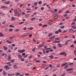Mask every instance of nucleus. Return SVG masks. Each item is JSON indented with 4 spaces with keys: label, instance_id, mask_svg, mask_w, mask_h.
<instances>
[{
    "label": "nucleus",
    "instance_id": "473e14b6",
    "mask_svg": "<svg viewBox=\"0 0 76 76\" xmlns=\"http://www.w3.org/2000/svg\"><path fill=\"white\" fill-rule=\"evenodd\" d=\"M42 4V1H40L38 2V4Z\"/></svg>",
    "mask_w": 76,
    "mask_h": 76
},
{
    "label": "nucleus",
    "instance_id": "c03bdc74",
    "mask_svg": "<svg viewBox=\"0 0 76 76\" xmlns=\"http://www.w3.org/2000/svg\"><path fill=\"white\" fill-rule=\"evenodd\" d=\"M15 75V74L11 73V75L10 76H14Z\"/></svg>",
    "mask_w": 76,
    "mask_h": 76
},
{
    "label": "nucleus",
    "instance_id": "603ef678",
    "mask_svg": "<svg viewBox=\"0 0 76 76\" xmlns=\"http://www.w3.org/2000/svg\"><path fill=\"white\" fill-rule=\"evenodd\" d=\"M46 53H49V50H47L46 51Z\"/></svg>",
    "mask_w": 76,
    "mask_h": 76
},
{
    "label": "nucleus",
    "instance_id": "4d7b16f0",
    "mask_svg": "<svg viewBox=\"0 0 76 76\" xmlns=\"http://www.w3.org/2000/svg\"><path fill=\"white\" fill-rule=\"evenodd\" d=\"M52 66H53V65H51V64H50L49 65V67H52Z\"/></svg>",
    "mask_w": 76,
    "mask_h": 76
},
{
    "label": "nucleus",
    "instance_id": "49530a36",
    "mask_svg": "<svg viewBox=\"0 0 76 76\" xmlns=\"http://www.w3.org/2000/svg\"><path fill=\"white\" fill-rule=\"evenodd\" d=\"M56 40H58V41L60 40V38H57L55 39Z\"/></svg>",
    "mask_w": 76,
    "mask_h": 76
},
{
    "label": "nucleus",
    "instance_id": "4c0bfd02",
    "mask_svg": "<svg viewBox=\"0 0 76 76\" xmlns=\"http://www.w3.org/2000/svg\"><path fill=\"white\" fill-rule=\"evenodd\" d=\"M22 56H25V53H23L22 54Z\"/></svg>",
    "mask_w": 76,
    "mask_h": 76
},
{
    "label": "nucleus",
    "instance_id": "3c124183",
    "mask_svg": "<svg viewBox=\"0 0 76 76\" xmlns=\"http://www.w3.org/2000/svg\"><path fill=\"white\" fill-rule=\"evenodd\" d=\"M36 62L37 63H40V61L39 60L37 61H36Z\"/></svg>",
    "mask_w": 76,
    "mask_h": 76
},
{
    "label": "nucleus",
    "instance_id": "5701e85b",
    "mask_svg": "<svg viewBox=\"0 0 76 76\" xmlns=\"http://www.w3.org/2000/svg\"><path fill=\"white\" fill-rule=\"evenodd\" d=\"M50 12H51L52 13H55V12H54V11L53 10H50Z\"/></svg>",
    "mask_w": 76,
    "mask_h": 76
},
{
    "label": "nucleus",
    "instance_id": "39448f33",
    "mask_svg": "<svg viewBox=\"0 0 76 76\" xmlns=\"http://www.w3.org/2000/svg\"><path fill=\"white\" fill-rule=\"evenodd\" d=\"M60 41H57L56 40H55L53 42V44L54 43H59L60 42Z\"/></svg>",
    "mask_w": 76,
    "mask_h": 76
},
{
    "label": "nucleus",
    "instance_id": "338daca9",
    "mask_svg": "<svg viewBox=\"0 0 76 76\" xmlns=\"http://www.w3.org/2000/svg\"><path fill=\"white\" fill-rule=\"evenodd\" d=\"M12 47H15V44H12Z\"/></svg>",
    "mask_w": 76,
    "mask_h": 76
},
{
    "label": "nucleus",
    "instance_id": "79ce46f5",
    "mask_svg": "<svg viewBox=\"0 0 76 76\" xmlns=\"http://www.w3.org/2000/svg\"><path fill=\"white\" fill-rule=\"evenodd\" d=\"M18 53H21V50H18Z\"/></svg>",
    "mask_w": 76,
    "mask_h": 76
},
{
    "label": "nucleus",
    "instance_id": "774afa93",
    "mask_svg": "<svg viewBox=\"0 0 76 76\" xmlns=\"http://www.w3.org/2000/svg\"><path fill=\"white\" fill-rule=\"evenodd\" d=\"M6 69H9V66L7 65V67L6 68Z\"/></svg>",
    "mask_w": 76,
    "mask_h": 76
},
{
    "label": "nucleus",
    "instance_id": "4be33fe9",
    "mask_svg": "<svg viewBox=\"0 0 76 76\" xmlns=\"http://www.w3.org/2000/svg\"><path fill=\"white\" fill-rule=\"evenodd\" d=\"M55 37H56V36H52V37H50L49 38V39H53V38H55Z\"/></svg>",
    "mask_w": 76,
    "mask_h": 76
},
{
    "label": "nucleus",
    "instance_id": "aec40b11",
    "mask_svg": "<svg viewBox=\"0 0 76 76\" xmlns=\"http://www.w3.org/2000/svg\"><path fill=\"white\" fill-rule=\"evenodd\" d=\"M15 61L14 60H10V62L11 63H14Z\"/></svg>",
    "mask_w": 76,
    "mask_h": 76
},
{
    "label": "nucleus",
    "instance_id": "393cba45",
    "mask_svg": "<svg viewBox=\"0 0 76 76\" xmlns=\"http://www.w3.org/2000/svg\"><path fill=\"white\" fill-rule=\"evenodd\" d=\"M1 8H2V9H3V8H7V7L4 6H2L1 7Z\"/></svg>",
    "mask_w": 76,
    "mask_h": 76
},
{
    "label": "nucleus",
    "instance_id": "f257e3e1",
    "mask_svg": "<svg viewBox=\"0 0 76 76\" xmlns=\"http://www.w3.org/2000/svg\"><path fill=\"white\" fill-rule=\"evenodd\" d=\"M60 55H64L65 57H66L67 56V54H66V53H65V52H62L60 53Z\"/></svg>",
    "mask_w": 76,
    "mask_h": 76
},
{
    "label": "nucleus",
    "instance_id": "864d4df0",
    "mask_svg": "<svg viewBox=\"0 0 76 76\" xmlns=\"http://www.w3.org/2000/svg\"><path fill=\"white\" fill-rule=\"evenodd\" d=\"M38 9V7H35L34 8L35 10H37Z\"/></svg>",
    "mask_w": 76,
    "mask_h": 76
},
{
    "label": "nucleus",
    "instance_id": "7ed1b4c3",
    "mask_svg": "<svg viewBox=\"0 0 76 76\" xmlns=\"http://www.w3.org/2000/svg\"><path fill=\"white\" fill-rule=\"evenodd\" d=\"M18 57V58H19L20 59H21V58H22V56L20 55H17Z\"/></svg>",
    "mask_w": 76,
    "mask_h": 76
},
{
    "label": "nucleus",
    "instance_id": "f704fd0d",
    "mask_svg": "<svg viewBox=\"0 0 76 76\" xmlns=\"http://www.w3.org/2000/svg\"><path fill=\"white\" fill-rule=\"evenodd\" d=\"M70 47H75V46H74V45H73V44H72V45H71L70 46Z\"/></svg>",
    "mask_w": 76,
    "mask_h": 76
},
{
    "label": "nucleus",
    "instance_id": "c85d7f7f",
    "mask_svg": "<svg viewBox=\"0 0 76 76\" xmlns=\"http://www.w3.org/2000/svg\"><path fill=\"white\" fill-rule=\"evenodd\" d=\"M66 75V73L64 72L63 73L62 75H61L60 76H64V75Z\"/></svg>",
    "mask_w": 76,
    "mask_h": 76
},
{
    "label": "nucleus",
    "instance_id": "13d9d810",
    "mask_svg": "<svg viewBox=\"0 0 76 76\" xmlns=\"http://www.w3.org/2000/svg\"><path fill=\"white\" fill-rule=\"evenodd\" d=\"M1 55L2 56H4V53H2Z\"/></svg>",
    "mask_w": 76,
    "mask_h": 76
},
{
    "label": "nucleus",
    "instance_id": "c756f323",
    "mask_svg": "<svg viewBox=\"0 0 76 76\" xmlns=\"http://www.w3.org/2000/svg\"><path fill=\"white\" fill-rule=\"evenodd\" d=\"M38 4V3L37 2H35L34 4V5L35 6H37V4Z\"/></svg>",
    "mask_w": 76,
    "mask_h": 76
},
{
    "label": "nucleus",
    "instance_id": "69168bd1",
    "mask_svg": "<svg viewBox=\"0 0 76 76\" xmlns=\"http://www.w3.org/2000/svg\"><path fill=\"white\" fill-rule=\"evenodd\" d=\"M32 51L33 52H35V49H33L32 50Z\"/></svg>",
    "mask_w": 76,
    "mask_h": 76
},
{
    "label": "nucleus",
    "instance_id": "6e6d98bb",
    "mask_svg": "<svg viewBox=\"0 0 76 76\" xmlns=\"http://www.w3.org/2000/svg\"><path fill=\"white\" fill-rule=\"evenodd\" d=\"M10 63H11V62H10L7 63V64H10Z\"/></svg>",
    "mask_w": 76,
    "mask_h": 76
},
{
    "label": "nucleus",
    "instance_id": "a211bd4d",
    "mask_svg": "<svg viewBox=\"0 0 76 76\" xmlns=\"http://www.w3.org/2000/svg\"><path fill=\"white\" fill-rule=\"evenodd\" d=\"M4 50L6 51L7 50V47H5V46H4Z\"/></svg>",
    "mask_w": 76,
    "mask_h": 76
},
{
    "label": "nucleus",
    "instance_id": "cd10ccee",
    "mask_svg": "<svg viewBox=\"0 0 76 76\" xmlns=\"http://www.w3.org/2000/svg\"><path fill=\"white\" fill-rule=\"evenodd\" d=\"M72 28H73V29H76V27L75 26H72Z\"/></svg>",
    "mask_w": 76,
    "mask_h": 76
},
{
    "label": "nucleus",
    "instance_id": "8fccbe9b",
    "mask_svg": "<svg viewBox=\"0 0 76 76\" xmlns=\"http://www.w3.org/2000/svg\"><path fill=\"white\" fill-rule=\"evenodd\" d=\"M22 23H24V22H21L19 23V24L20 25L21 24H22Z\"/></svg>",
    "mask_w": 76,
    "mask_h": 76
},
{
    "label": "nucleus",
    "instance_id": "bf43d9fd",
    "mask_svg": "<svg viewBox=\"0 0 76 76\" xmlns=\"http://www.w3.org/2000/svg\"><path fill=\"white\" fill-rule=\"evenodd\" d=\"M66 71H70V69L69 68L67 69L66 70Z\"/></svg>",
    "mask_w": 76,
    "mask_h": 76
},
{
    "label": "nucleus",
    "instance_id": "4468645a",
    "mask_svg": "<svg viewBox=\"0 0 76 76\" xmlns=\"http://www.w3.org/2000/svg\"><path fill=\"white\" fill-rule=\"evenodd\" d=\"M50 57L51 59H53L54 58V57L53 56L50 55L49 56Z\"/></svg>",
    "mask_w": 76,
    "mask_h": 76
},
{
    "label": "nucleus",
    "instance_id": "b1692460",
    "mask_svg": "<svg viewBox=\"0 0 76 76\" xmlns=\"http://www.w3.org/2000/svg\"><path fill=\"white\" fill-rule=\"evenodd\" d=\"M27 29H28V30H32L33 29V28H28Z\"/></svg>",
    "mask_w": 76,
    "mask_h": 76
},
{
    "label": "nucleus",
    "instance_id": "f3484780",
    "mask_svg": "<svg viewBox=\"0 0 76 76\" xmlns=\"http://www.w3.org/2000/svg\"><path fill=\"white\" fill-rule=\"evenodd\" d=\"M52 35H53V33H50L49 34L48 37H51V36H52Z\"/></svg>",
    "mask_w": 76,
    "mask_h": 76
},
{
    "label": "nucleus",
    "instance_id": "e433bc0d",
    "mask_svg": "<svg viewBox=\"0 0 76 76\" xmlns=\"http://www.w3.org/2000/svg\"><path fill=\"white\" fill-rule=\"evenodd\" d=\"M59 32L58 31H55V33L56 34H58Z\"/></svg>",
    "mask_w": 76,
    "mask_h": 76
},
{
    "label": "nucleus",
    "instance_id": "6ab92c4d",
    "mask_svg": "<svg viewBox=\"0 0 76 76\" xmlns=\"http://www.w3.org/2000/svg\"><path fill=\"white\" fill-rule=\"evenodd\" d=\"M73 31V29L72 28H70L69 30V32H72Z\"/></svg>",
    "mask_w": 76,
    "mask_h": 76
},
{
    "label": "nucleus",
    "instance_id": "ea45409f",
    "mask_svg": "<svg viewBox=\"0 0 76 76\" xmlns=\"http://www.w3.org/2000/svg\"><path fill=\"white\" fill-rule=\"evenodd\" d=\"M69 64V66H71V65H72V64H73V63H70V64Z\"/></svg>",
    "mask_w": 76,
    "mask_h": 76
},
{
    "label": "nucleus",
    "instance_id": "bb28decb",
    "mask_svg": "<svg viewBox=\"0 0 76 76\" xmlns=\"http://www.w3.org/2000/svg\"><path fill=\"white\" fill-rule=\"evenodd\" d=\"M57 70V68H55L52 71V72H54V71H56V70Z\"/></svg>",
    "mask_w": 76,
    "mask_h": 76
},
{
    "label": "nucleus",
    "instance_id": "423d86ee",
    "mask_svg": "<svg viewBox=\"0 0 76 76\" xmlns=\"http://www.w3.org/2000/svg\"><path fill=\"white\" fill-rule=\"evenodd\" d=\"M4 4H10V1H6L4 2Z\"/></svg>",
    "mask_w": 76,
    "mask_h": 76
},
{
    "label": "nucleus",
    "instance_id": "9b49d317",
    "mask_svg": "<svg viewBox=\"0 0 76 76\" xmlns=\"http://www.w3.org/2000/svg\"><path fill=\"white\" fill-rule=\"evenodd\" d=\"M0 15H2V16H4V15L5 14H4V12H0Z\"/></svg>",
    "mask_w": 76,
    "mask_h": 76
},
{
    "label": "nucleus",
    "instance_id": "dca6fc26",
    "mask_svg": "<svg viewBox=\"0 0 76 76\" xmlns=\"http://www.w3.org/2000/svg\"><path fill=\"white\" fill-rule=\"evenodd\" d=\"M0 37H4V35L1 33V32H0Z\"/></svg>",
    "mask_w": 76,
    "mask_h": 76
},
{
    "label": "nucleus",
    "instance_id": "7c9ffc66",
    "mask_svg": "<svg viewBox=\"0 0 76 76\" xmlns=\"http://www.w3.org/2000/svg\"><path fill=\"white\" fill-rule=\"evenodd\" d=\"M35 19H36L35 18H32L31 19V20H34Z\"/></svg>",
    "mask_w": 76,
    "mask_h": 76
},
{
    "label": "nucleus",
    "instance_id": "6e6552de",
    "mask_svg": "<svg viewBox=\"0 0 76 76\" xmlns=\"http://www.w3.org/2000/svg\"><path fill=\"white\" fill-rule=\"evenodd\" d=\"M13 66L14 67V69H18V66H17V65H13Z\"/></svg>",
    "mask_w": 76,
    "mask_h": 76
},
{
    "label": "nucleus",
    "instance_id": "052dcab7",
    "mask_svg": "<svg viewBox=\"0 0 76 76\" xmlns=\"http://www.w3.org/2000/svg\"><path fill=\"white\" fill-rule=\"evenodd\" d=\"M64 44L66 45L68 44V42H66Z\"/></svg>",
    "mask_w": 76,
    "mask_h": 76
},
{
    "label": "nucleus",
    "instance_id": "37998d69",
    "mask_svg": "<svg viewBox=\"0 0 76 76\" xmlns=\"http://www.w3.org/2000/svg\"><path fill=\"white\" fill-rule=\"evenodd\" d=\"M12 31H13V29H9V32H12Z\"/></svg>",
    "mask_w": 76,
    "mask_h": 76
},
{
    "label": "nucleus",
    "instance_id": "c9c22d12",
    "mask_svg": "<svg viewBox=\"0 0 76 76\" xmlns=\"http://www.w3.org/2000/svg\"><path fill=\"white\" fill-rule=\"evenodd\" d=\"M24 60H25V59L23 58H22L21 59V61H23Z\"/></svg>",
    "mask_w": 76,
    "mask_h": 76
},
{
    "label": "nucleus",
    "instance_id": "9d476101",
    "mask_svg": "<svg viewBox=\"0 0 76 76\" xmlns=\"http://www.w3.org/2000/svg\"><path fill=\"white\" fill-rule=\"evenodd\" d=\"M49 50L50 52H53V51H54V50L51 48H49Z\"/></svg>",
    "mask_w": 76,
    "mask_h": 76
},
{
    "label": "nucleus",
    "instance_id": "0eeeda50",
    "mask_svg": "<svg viewBox=\"0 0 76 76\" xmlns=\"http://www.w3.org/2000/svg\"><path fill=\"white\" fill-rule=\"evenodd\" d=\"M58 46L60 48H61L62 47H63V46H62V45L60 44V43H58Z\"/></svg>",
    "mask_w": 76,
    "mask_h": 76
},
{
    "label": "nucleus",
    "instance_id": "20e7f679",
    "mask_svg": "<svg viewBox=\"0 0 76 76\" xmlns=\"http://www.w3.org/2000/svg\"><path fill=\"white\" fill-rule=\"evenodd\" d=\"M21 13H22V12H21V11H19L18 12V13L17 14V16H19L20 15H21Z\"/></svg>",
    "mask_w": 76,
    "mask_h": 76
},
{
    "label": "nucleus",
    "instance_id": "680f3d73",
    "mask_svg": "<svg viewBox=\"0 0 76 76\" xmlns=\"http://www.w3.org/2000/svg\"><path fill=\"white\" fill-rule=\"evenodd\" d=\"M44 7H42L41 8V10H44Z\"/></svg>",
    "mask_w": 76,
    "mask_h": 76
},
{
    "label": "nucleus",
    "instance_id": "de8ad7c7",
    "mask_svg": "<svg viewBox=\"0 0 76 76\" xmlns=\"http://www.w3.org/2000/svg\"><path fill=\"white\" fill-rule=\"evenodd\" d=\"M25 51L24 50H21V53H23Z\"/></svg>",
    "mask_w": 76,
    "mask_h": 76
},
{
    "label": "nucleus",
    "instance_id": "72a5a7b5",
    "mask_svg": "<svg viewBox=\"0 0 76 76\" xmlns=\"http://www.w3.org/2000/svg\"><path fill=\"white\" fill-rule=\"evenodd\" d=\"M65 13H70V11L69 10H68L65 12Z\"/></svg>",
    "mask_w": 76,
    "mask_h": 76
},
{
    "label": "nucleus",
    "instance_id": "412c9836",
    "mask_svg": "<svg viewBox=\"0 0 76 76\" xmlns=\"http://www.w3.org/2000/svg\"><path fill=\"white\" fill-rule=\"evenodd\" d=\"M67 64V63H65L64 64H63L61 65V66H64L65 65H66Z\"/></svg>",
    "mask_w": 76,
    "mask_h": 76
},
{
    "label": "nucleus",
    "instance_id": "ddd939ff",
    "mask_svg": "<svg viewBox=\"0 0 76 76\" xmlns=\"http://www.w3.org/2000/svg\"><path fill=\"white\" fill-rule=\"evenodd\" d=\"M11 20L12 21H14V20H15V17H12Z\"/></svg>",
    "mask_w": 76,
    "mask_h": 76
},
{
    "label": "nucleus",
    "instance_id": "1a4fd4ad",
    "mask_svg": "<svg viewBox=\"0 0 76 76\" xmlns=\"http://www.w3.org/2000/svg\"><path fill=\"white\" fill-rule=\"evenodd\" d=\"M68 66H69V64H67L64 67V69H67V68L68 67Z\"/></svg>",
    "mask_w": 76,
    "mask_h": 76
},
{
    "label": "nucleus",
    "instance_id": "2f4dec72",
    "mask_svg": "<svg viewBox=\"0 0 76 76\" xmlns=\"http://www.w3.org/2000/svg\"><path fill=\"white\" fill-rule=\"evenodd\" d=\"M10 27L11 28H14V26L12 25H11L10 26Z\"/></svg>",
    "mask_w": 76,
    "mask_h": 76
},
{
    "label": "nucleus",
    "instance_id": "a19ab883",
    "mask_svg": "<svg viewBox=\"0 0 76 76\" xmlns=\"http://www.w3.org/2000/svg\"><path fill=\"white\" fill-rule=\"evenodd\" d=\"M18 31H19V29H16L15 30V32H18Z\"/></svg>",
    "mask_w": 76,
    "mask_h": 76
},
{
    "label": "nucleus",
    "instance_id": "09e8293b",
    "mask_svg": "<svg viewBox=\"0 0 76 76\" xmlns=\"http://www.w3.org/2000/svg\"><path fill=\"white\" fill-rule=\"evenodd\" d=\"M48 68H49V67H47L45 68L44 69L45 70H47V69H48Z\"/></svg>",
    "mask_w": 76,
    "mask_h": 76
},
{
    "label": "nucleus",
    "instance_id": "f03ea898",
    "mask_svg": "<svg viewBox=\"0 0 76 76\" xmlns=\"http://www.w3.org/2000/svg\"><path fill=\"white\" fill-rule=\"evenodd\" d=\"M11 58H12L11 57V55H10L8 56V61H9V60H10Z\"/></svg>",
    "mask_w": 76,
    "mask_h": 76
},
{
    "label": "nucleus",
    "instance_id": "5fc2aeb1",
    "mask_svg": "<svg viewBox=\"0 0 76 76\" xmlns=\"http://www.w3.org/2000/svg\"><path fill=\"white\" fill-rule=\"evenodd\" d=\"M31 3L28 4L27 5V6H28V7H29V6L31 5Z\"/></svg>",
    "mask_w": 76,
    "mask_h": 76
},
{
    "label": "nucleus",
    "instance_id": "a18cd8bd",
    "mask_svg": "<svg viewBox=\"0 0 76 76\" xmlns=\"http://www.w3.org/2000/svg\"><path fill=\"white\" fill-rule=\"evenodd\" d=\"M66 19H70V17H66Z\"/></svg>",
    "mask_w": 76,
    "mask_h": 76
},
{
    "label": "nucleus",
    "instance_id": "f8f14e48",
    "mask_svg": "<svg viewBox=\"0 0 76 76\" xmlns=\"http://www.w3.org/2000/svg\"><path fill=\"white\" fill-rule=\"evenodd\" d=\"M3 75L4 76H6L7 74L6 72L5 71H4L3 72Z\"/></svg>",
    "mask_w": 76,
    "mask_h": 76
},
{
    "label": "nucleus",
    "instance_id": "a878e982",
    "mask_svg": "<svg viewBox=\"0 0 76 76\" xmlns=\"http://www.w3.org/2000/svg\"><path fill=\"white\" fill-rule=\"evenodd\" d=\"M26 34H23V35H22L21 37H26Z\"/></svg>",
    "mask_w": 76,
    "mask_h": 76
},
{
    "label": "nucleus",
    "instance_id": "e2e57ef3",
    "mask_svg": "<svg viewBox=\"0 0 76 76\" xmlns=\"http://www.w3.org/2000/svg\"><path fill=\"white\" fill-rule=\"evenodd\" d=\"M33 42H36V40H35V39H33Z\"/></svg>",
    "mask_w": 76,
    "mask_h": 76
},
{
    "label": "nucleus",
    "instance_id": "0e129e2a",
    "mask_svg": "<svg viewBox=\"0 0 76 76\" xmlns=\"http://www.w3.org/2000/svg\"><path fill=\"white\" fill-rule=\"evenodd\" d=\"M64 28V26H61V29H63V28Z\"/></svg>",
    "mask_w": 76,
    "mask_h": 76
},
{
    "label": "nucleus",
    "instance_id": "58836bf2",
    "mask_svg": "<svg viewBox=\"0 0 76 76\" xmlns=\"http://www.w3.org/2000/svg\"><path fill=\"white\" fill-rule=\"evenodd\" d=\"M58 32H61V29H59L58 30Z\"/></svg>",
    "mask_w": 76,
    "mask_h": 76
},
{
    "label": "nucleus",
    "instance_id": "2eb2a0df",
    "mask_svg": "<svg viewBox=\"0 0 76 76\" xmlns=\"http://www.w3.org/2000/svg\"><path fill=\"white\" fill-rule=\"evenodd\" d=\"M20 75V73L19 72H17L15 74V76H18Z\"/></svg>",
    "mask_w": 76,
    "mask_h": 76
}]
</instances>
